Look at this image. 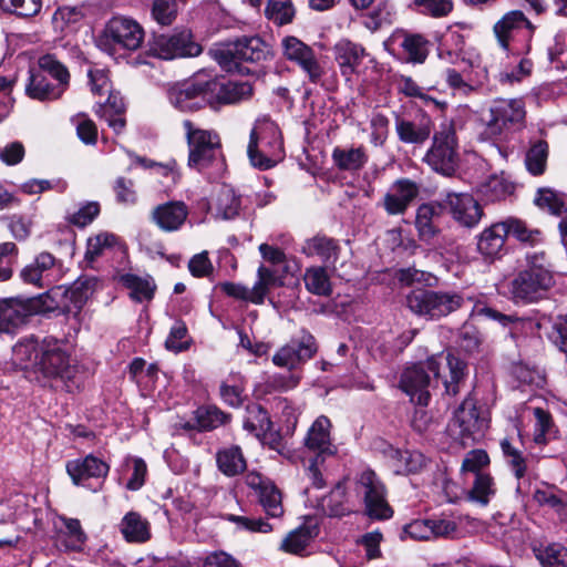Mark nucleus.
Segmentation results:
<instances>
[{
  "mask_svg": "<svg viewBox=\"0 0 567 567\" xmlns=\"http://www.w3.org/2000/svg\"><path fill=\"white\" fill-rule=\"evenodd\" d=\"M4 220L11 236L18 241H24L30 237L33 227V219L31 217L13 214L4 217Z\"/></svg>",
  "mask_w": 567,
  "mask_h": 567,
  "instance_id": "nucleus-58",
  "label": "nucleus"
},
{
  "mask_svg": "<svg viewBox=\"0 0 567 567\" xmlns=\"http://www.w3.org/2000/svg\"><path fill=\"white\" fill-rule=\"evenodd\" d=\"M271 56L272 47L258 35L243 37L215 52V60L226 72L237 70L240 62L259 63Z\"/></svg>",
  "mask_w": 567,
  "mask_h": 567,
  "instance_id": "nucleus-7",
  "label": "nucleus"
},
{
  "mask_svg": "<svg viewBox=\"0 0 567 567\" xmlns=\"http://www.w3.org/2000/svg\"><path fill=\"white\" fill-rule=\"evenodd\" d=\"M215 103L237 104L249 100L254 94L252 85L247 81H225L215 87Z\"/></svg>",
  "mask_w": 567,
  "mask_h": 567,
  "instance_id": "nucleus-31",
  "label": "nucleus"
},
{
  "mask_svg": "<svg viewBox=\"0 0 567 567\" xmlns=\"http://www.w3.org/2000/svg\"><path fill=\"white\" fill-rule=\"evenodd\" d=\"M312 538L313 534L309 527H299L288 534L282 540L280 549L289 554L299 555L307 548Z\"/></svg>",
  "mask_w": 567,
  "mask_h": 567,
  "instance_id": "nucleus-51",
  "label": "nucleus"
},
{
  "mask_svg": "<svg viewBox=\"0 0 567 567\" xmlns=\"http://www.w3.org/2000/svg\"><path fill=\"white\" fill-rule=\"evenodd\" d=\"M41 351L42 342L34 338L21 339L12 348V363L21 370H31L35 373Z\"/></svg>",
  "mask_w": 567,
  "mask_h": 567,
  "instance_id": "nucleus-28",
  "label": "nucleus"
},
{
  "mask_svg": "<svg viewBox=\"0 0 567 567\" xmlns=\"http://www.w3.org/2000/svg\"><path fill=\"white\" fill-rule=\"evenodd\" d=\"M400 45L412 63H423L429 54V41L421 34L404 33Z\"/></svg>",
  "mask_w": 567,
  "mask_h": 567,
  "instance_id": "nucleus-47",
  "label": "nucleus"
},
{
  "mask_svg": "<svg viewBox=\"0 0 567 567\" xmlns=\"http://www.w3.org/2000/svg\"><path fill=\"white\" fill-rule=\"evenodd\" d=\"M118 243V238L109 231H102L91 236L86 243L85 259L89 261L95 260L106 249L113 248Z\"/></svg>",
  "mask_w": 567,
  "mask_h": 567,
  "instance_id": "nucleus-50",
  "label": "nucleus"
},
{
  "mask_svg": "<svg viewBox=\"0 0 567 567\" xmlns=\"http://www.w3.org/2000/svg\"><path fill=\"white\" fill-rule=\"evenodd\" d=\"M176 0H153L152 17L162 25H171L177 17Z\"/></svg>",
  "mask_w": 567,
  "mask_h": 567,
  "instance_id": "nucleus-59",
  "label": "nucleus"
},
{
  "mask_svg": "<svg viewBox=\"0 0 567 567\" xmlns=\"http://www.w3.org/2000/svg\"><path fill=\"white\" fill-rule=\"evenodd\" d=\"M497 486L494 477L488 473H477L471 488L466 493L470 502L486 506L495 497Z\"/></svg>",
  "mask_w": 567,
  "mask_h": 567,
  "instance_id": "nucleus-36",
  "label": "nucleus"
},
{
  "mask_svg": "<svg viewBox=\"0 0 567 567\" xmlns=\"http://www.w3.org/2000/svg\"><path fill=\"white\" fill-rule=\"evenodd\" d=\"M301 380L300 374L292 371L288 373H274L269 375L265 382L267 392L289 391L295 389Z\"/></svg>",
  "mask_w": 567,
  "mask_h": 567,
  "instance_id": "nucleus-61",
  "label": "nucleus"
},
{
  "mask_svg": "<svg viewBox=\"0 0 567 567\" xmlns=\"http://www.w3.org/2000/svg\"><path fill=\"white\" fill-rule=\"evenodd\" d=\"M535 204L549 212L553 215L561 216L559 223V230L561 236V243L567 246V202L566 197L551 189L545 188L537 192V196L534 199Z\"/></svg>",
  "mask_w": 567,
  "mask_h": 567,
  "instance_id": "nucleus-25",
  "label": "nucleus"
},
{
  "mask_svg": "<svg viewBox=\"0 0 567 567\" xmlns=\"http://www.w3.org/2000/svg\"><path fill=\"white\" fill-rule=\"evenodd\" d=\"M55 258L50 252H40L35 259L27 265L20 272L25 284L43 288L52 282L51 272L55 266Z\"/></svg>",
  "mask_w": 567,
  "mask_h": 567,
  "instance_id": "nucleus-24",
  "label": "nucleus"
},
{
  "mask_svg": "<svg viewBox=\"0 0 567 567\" xmlns=\"http://www.w3.org/2000/svg\"><path fill=\"white\" fill-rule=\"evenodd\" d=\"M259 502L268 516L277 518L284 514L281 493L274 483H266L259 493Z\"/></svg>",
  "mask_w": 567,
  "mask_h": 567,
  "instance_id": "nucleus-55",
  "label": "nucleus"
},
{
  "mask_svg": "<svg viewBox=\"0 0 567 567\" xmlns=\"http://www.w3.org/2000/svg\"><path fill=\"white\" fill-rule=\"evenodd\" d=\"M19 249L12 241L0 244V281L9 280L12 277V265L17 259Z\"/></svg>",
  "mask_w": 567,
  "mask_h": 567,
  "instance_id": "nucleus-64",
  "label": "nucleus"
},
{
  "mask_svg": "<svg viewBox=\"0 0 567 567\" xmlns=\"http://www.w3.org/2000/svg\"><path fill=\"white\" fill-rule=\"evenodd\" d=\"M188 216V208L184 202H167L158 205L152 213L153 221L163 231H176L185 223Z\"/></svg>",
  "mask_w": 567,
  "mask_h": 567,
  "instance_id": "nucleus-23",
  "label": "nucleus"
},
{
  "mask_svg": "<svg viewBox=\"0 0 567 567\" xmlns=\"http://www.w3.org/2000/svg\"><path fill=\"white\" fill-rule=\"evenodd\" d=\"M420 193L417 183L409 178L395 181L383 197V208L389 215H403Z\"/></svg>",
  "mask_w": 567,
  "mask_h": 567,
  "instance_id": "nucleus-18",
  "label": "nucleus"
},
{
  "mask_svg": "<svg viewBox=\"0 0 567 567\" xmlns=\"http://www.w3.org/2000/svg\"><path fill=\"white\" fill-rule=\"evenodd\" d=\"M533 30V24L519 10L507 12L494 25V33L497 42L505 50L509 49L511 43L515 41V38L518 34H522L525 40H529L532 38Z\"/></svg>",
  "mask_w": 567,
  "mask_h": 567,
  "instance_id": "nucleus-17",
  "label": "nucleus"
},
{
  "mask_svg": "<svg viewBox=\"0 0 567 567\" xmlns=\"http://www.w3.org/2000/svg\"><path fill=\"white\" fill-rule=\"evenodd\" d=\"M446 360L450 367L451 382L444 381L447 394L456 395L458 392V382L463 378L464 363L447 354L446 357H431L424 363L414 364L406 368L400 379V388L405 392L412 402L420 406H426L430 400V389L440 377L441 361Z\"/></svg>",
  "mask_w": 567,
  "mask_h": 567,
  "instance_id": "nucleus-1",
  "label": "nucleus"
},
{
  "mask_svg": "<svg viewBox=\"0 0 567 567\" xmlns=\"http://www.w3.org/2000/svg\"><path fill=\"white\" fill-rule=\"evenodd\" d=\"M60 519L65 527L66 547L72 550H80L86 540L80 520L65 516H61Z\"/></svg>",
  "mask_w": 567,
  "mask_h": 567,
  "instance_id": "nucleus-60",
  "label": "nucleus"
},
{
  "mask_svg": "<svg viewBox=\"0 0 567 567\" xmlns=\"http://www.w3.org/2000/svg\"><path fill=\"white\" fill-rule=\"evenodd\" d=\"M501 449L507 465L517 480L523 478L527 472L528 456L515 446L508 439L501 441Z\"/></svg>",
  "mask_w": 567,
  "mask_h": 567,
  "instance_id": "nucleus-44",
  "label": "nucleus"
},
{
  "mask_svg": "<svg viewBox=\"0 0 567 567\" xmlns=\"http://www.w3.org/2000/svg\"><path fill=\"white\" fill-rule=\"evenodd\" d=\"M354 491L370 518L388 519L392 516L393 511L385 498V486L373 471L365 470L358 475Z\"/></svg>",
  "mask_w": 567,
  "mask_h": 567,
  "instance_id": "nucleus-9",
  "label": "nucleus"
},
{
  "mask_svg": "<svg viewBox=\"0 0 567 567\" xmlns=\"http://www.w3.org/2000/svg\"><path fill=\"white\" fill-rule=\"evenodd\" d=\"M505 226V234L513 236L522 243L535 244L540 240L542 233L538 229H533L527 224L516 217H508L503 220Z\"/></svg>",
  "mask_w": 567,
  "mask_h": 567,
  "instance_id": "nucleus-48",
  "label": "nucleus"
},
{
  "mask_svg": "<svg viewBox=\"0 0 567 567\" xmlns=\"http://www.w3.org/2000/svg\"><path fill=\"white\" fill-rule=\"evenodd\" d=\"M124 282L130 289L131 298L135 301L142 302L153 298L155 285L151 280L127 275L124 277Z\"/></svg>",
  "mask_w": 567,
  "mask_h": 567,
  "instance_id": "nucleus-57",
  "label": "nucleus"
},
{
  "mask_svg": "<svg viewBox=\"0 0 567 567\" xmlns=\"http://www.w3.org/2000/svg\"><path fill=\"white\" fill-rule=\"evenodd\" d=\"M120 532L128 543H145L151 538V526L146 518L137 512H128L118 525Z\"/></svg>",
  "mask_w": 567,
  "mask_h": 567,
  "instance_id": "nucleus-30",
  "label": "nucleus"
},
{
  "mask_svg": "<svg viewBox=\"0 0 567 567\" xmlns=\"http://www.w3.org/2000/svg\"><path fill=\"white\" fill-rule=\"evenodd\" d=\"M534 499L540 506H548L556 511H560L567 503L560 491L548 485L537 488L534 493Z\"/></svg>",
  "mask_w": 567,
  "mask_h": 567,
  "instance_id": "nucleus-63",
  "label": "nucleus"
},
{
  "mask_svg": "<svg viewBox=\"0 0 567 567\" xmlns=\"http://www.w3.org/2000/svg\"><path fill=\"white\" fill-rule=\"evenodd\" d=\"M282 55L289 62L298 65L311 83H318L324 75L316 52L311 47L293 35H286L281 40Z\"/></svg>",
  "mask_w": 567,
  "mask_h": 567,
  "instance_id": "nucleus-14",
  "label": "nucleus"
},
{
  "mask_svg": "<svg viewBox=\"0 0 567 567\" xmlns=\"http://www.w3.org/2000/svg\"><path fill=\"white\" fill-rule=\"evenodd\" d=\"M244 379L238 373L229 374L220 384V398L231 408H238L244 401Z\"/></svg>",
  "mask_w": 567,
  "mask_h": 567,
  "instance_id": "nucleus-43",
  "label": "nucleus"
},
{
  "mask_svg": "<svg viewBox=\"0 0 567 567\" xmlns=\"http://www.w3.org/2000/svg\"><path fill=\"white\" fill-rule=\"evenodd\" d=\"M262 141V137L258 133L256 128L250 132L249 144L247 147V155L251 166L255 168L266 171L275 166L276 161L270 156L265 155L261 151H259V143Z\"/></svg>",
  "mask_w": 567,
  "mask_h": 567,
  "instance_id": "nucleus-54",
  "label": "nucleus"
},
{
  "mask_svg": "<svg viewBox=\"0 0 567 567\" xmlns=\"http://www.w3.org/2000/svg\"><path fill=\"white\" fill-rule=\"evenodd\" d=\"M184 127L189 145V166L202 168L208 165L213 157L212 134L204 130H193L189 121L184 122Z\"/></svg>",
  "mask_w": 567,
  "mask_h": 567,
  "instance_id": "nucleus-21",
  "label": "nucleus"
},
{
  "mask_svg": "<svg viewBox=\"0 0 567 567\" xmlns=\"http://www.w3.org/2000/svg\"><path fill=\"white\" fill-rule=\"evenodd\" d=\"M457 141L452 124L442 125L433 136L432 147L426 152L424 161L435 172L451 175L457 166Z\"/></svg>",
  "mask_w": 567,
  "mask_h": 567,
  "instance_id": "nucleus-10",
  "label": "nucleus"
},
{
  "mask_svg": "<svg viewBox=\"0 0 567 567\" xmlns=\"http://www.w3.org/2000/svg\"><path fill=\"white\" fill-rule=\"evenodd\" d=\"M330 429V420L321 415L316 419L305 437V446L321 462L337 452V447L331 442Z\"/></svg>",
  "mask_w": 567,
  "mask_h": 567,
  "instance_id": "nucleus-19",
  "label": "nucleus"
},
{
  "mask_svg": "<svg viewBox=\"0 0 567 567\" xmlns=\"http://www.w3.org/2000/svg\"><path fill=\"white\" fill-rule=\"evenodd\" d=\"M265 13L274 23L284 25L292 21L295 9L290 0H268Z\"/></svg>",
  "mask_w": 567,
  "mask_h": 567,
  "instance_id": "nucleus-56",
  "label": "nucleus"
},
{
  "mask_svg": "<svg viewBox=\"0 0 567 567\" xmlns=\"http://www.w3.org/2000/svg\"><path fill=\"white\" fill-rule=\"evenodd\" d=\"M457 524L452 519H414L404 525L401 539L431 540L437 537H452Z\"/></svg>",
  "mask_w": 567,
  "mask_h": 567,
  "instance_id": "nucleus-16",
  "label": "nucleus"
},
{
  "mask_svg": "<svg viewBox=\"0 0 567 567\" xmlns=\"http://www.w3.org/2000/svg\"><path fill=\"white\" fill-rule=\"evenodd\" d=\"M241 209V198L234 187L223 184L218 192L217 216L227 220L238 216Z\"/></svg>",
  "mask_w": 567,
  "mask_h": 567,
  "instance_id": "nucleus-42",
  "label": "nucleus"
},
{
  "mask_svg": "<svg viewBox=\"0 0 567 567\" xmlns=\"http://www.w3.org/2000/svg\"><path fill=\"white\" fill-rule=\"evenodd\" d=\"M28 316L24 305L16 299L0 300V333L22 324Z\"/></svg>",
  "mask_w": 567,
  "mask_h": 567,
  "instance_id": "nucleus-37",
  "label": "nucleus"
},
{
  "mask_svg": "<svg viewBox=\"0 0 567 567\" xmlns=\"http://www.w3.org/2000/svg\"><path fill=\"white\" fill-rule=\"evenodd\" d=\"M317 352L315 337L302 330L280 347L272 355V363L289 372L299 370Z\"/></svg>",
  "mask_w": 567,
  "mask_h": 567,
  "instance_id": "nucleus-12",
  "label": "nucleus"
},
{
  "mask_svg": "<svg viewBox=\"0 0 567 567\" xmlns=\"http://www.w3.org/2000/svg\"><path fill=\"white\" fill-rule=\"evenodd\" d=\"M303 282L306 289L320 297H328L332 293L330 277L324 267L312 266L305 270Z\"/></svg>",
  "mask_w": 567,
  "mask_h": 567,
  "instance_id": "nucleus-40",
  "label": "nucleus"
},
{
  "mask_svg": "<svg viewBox=\"0 0 567 567\" xmlns=\"http://www.w3.org/2000/svg\"><path fill=\"white\" fill-rule=\"evenodd\" d=\"M447 203L454 219L465 227H474L483 216L482 207L468 194H449Z\"/></svg>",
  "mask_w": 567,
  "mask_h": 567,
  "instance_id": "nucleus-22",
  "label": "nucleus"
},
{
  "mask_svg": "<svg viewBox=\"0 0 567 567\" xmlns=\"http://www.w3.org/2000/svg\"><path fill=\"white\" fill-rule=\"evenodd\" d=\"M34 374L42 381L62 383L69 392L79 386L76 382L78 367L56 340L42 341L40 361Z\"/></svg>",
  "mask_w": 567,
  "mask_h": 567,
  "instance_id": "nucleus-3",
  "label": "nucleus"
},
{
  "mask_svg": "<svg viewBox=\"0 0 567 567\" xmlns=\"http://www.w3.org/2000/svg\"><path fill=\"white\" fill-rule=\"evenodd\" d=\"M302 252L309 257L318 256L327 266H334L339 246L334 239L318 235L305 241Z\"/></svg>",
  "mask_w": 567,
  "mask_h": 567,
  "instance_id": "nucleus-34",
  "label": "nucleus"
},
{
  "mask_svg": "<svg viewBox=\"0 0 567 567\" xmlns=\"http://www.w3.org/2000/svg\"><path fill=\"white\" fill-rule=\"evenodd\" d=\"M525 117V103L522 99H496L489 106L485 131L491 136L504 135L520 130Z\"/></svg>",
  "mask_w": 567,
  "mask_h": 567,
  "instance_id": "nucleus-8",
  "label": "nucleus"
},
{
  "mask_svg": "<svg viewBox=\"0 0 567 567\" xmlns=\"http://www.w3.org/2000/svg\"><path fill=\"white\" fill-rule=\"evenodd\" d=\"M333 53L341 74L350 79L364 58L365 50L360 44L342 39L336 43Z\"/></svg>",
  "mask_w": 567,
  "mask_h": 567,
  "instance_id": "nucleus-26",
  "label": "nucleus"
},
{
  "mask_svg": "<svg viewBox=\"0 0 567 567\" xmlns=\"http://www.w3.org/2000/svg\"><path fill=\"white\" fill-rule=\"evenodd\" d=\"M554 285L551 270H520L508 284L511 298L516 303H530L540 299Z\"/></svg>",
  "mask_w": 567,
  "mask_h": 567,
  "instance_id": "nucleus-11",
  "label": "nucleus"
},
{
  "mask_svg": "<svg viewBox=\"0 0 567 567\" xmlns=\"http://www.w3.org/2000/svg\"><path fill=\"white\" fill-rule=\"evenodd\" d=\"M413 9L423 14L432 18L447 17L454 8L453 0H413Z\"/></svg>",
  "mask_w": 567,
  "mask_h": 567,
  "instance_id": "nucleus-53",
  "label": "nucleus"
},
{
  "mask_svg": "<svg viewBox=\"0 0 567 567\" xmlns=\"http://www.w3.org/2000/svg\"><path fill=\"white\" fill-rule=\"evenodd\" d=\"M334 166L340 171L358 172L369 161V155L363 146L334 147L331 154Z\"/></svg>",
  "mask_w": 567,
  "mask_h": 567,
  "instance_id": "nucleus-32",
  "label": "nucleus"
},
{
  "mask_svg": "<svg viewBox=\"0 0 567 567\" xmlns=\"http://www.w3.org/2000/svg\"><path fill=\"white\" fill-rule=\"evenodd\" d=\"M93 279H79L68 288H56L54 293L58 295L61 292L62 300L60 306L63 309L68 311H72L73 309L79 310L89 299L93 291Z\"/></svg>",
  "mask_w": 567,
  "mask_h": 567,
  "instance_id": "nucleus-29",
  "label": "nucleus"
},
{
  "mask_svg": "<svg viewBox=\"0 0 567 567\" xmlns=\"http://www.w3.org/2000/svg\"><path fill=\"white\" fill-rule=\"evenodd\" d=\"M464 297L454 291H434L417 289L406 298L409 309L427 319H440L464 305Z\"/></svg>",
  "mask_w": 567,
  "mask_h": 567,
  "instance_id": "nucleus-6",
  "label": "nucleus"
},
{
  "mask_svg": "<svg viewBox=\"0 0 567 567\" xmlns=\"http://www.w3.org/2000/svg\"><path fill=\"white\" fill-rule=\"evenodd\" d=\"M3 10L20 17H33L42 7V0H0Z\"/></svg>",
  "mask_w": 567,
  "mask_h": 567,
  "instance_id": "nucleus-62",
  "label": "nucleus"
},
{
  "mask_svg": "<svg viewBox=\"0 0 567 567\" xmlns=\"http://www.w3.org/2000/svg\"><path fill=\"white\" fill-rule=\"evenodd\" d=\"M534 553L543 567H567V548L560 544L535 547Z\"/></svg>",
  "mask_w": 567,
  "mask_h": 567,
  "instance_id": "nucleus-45",
  "label": "nucleus"
},
{
  "mask_svg": "<svg viewBox=\"0 0 567 567\" xmlns=\"http://www.w3.org/2000/svg\"><path fill=\"white\" fill-rule=\"evenodd\" d=\"M346 498V488L338 484L328 496L322 499V507L329 516L341 517L351 512Z\"/></svg>",
  "mask_w": 567,
  "mask_h": 567,
  "instance_id": "nucleus-49",
  "label": "nucleus"
},
{
  "mask_svg": "<svg viewBox=\"0 0 567 567\" xmlns=\"http://www.w3.org/2000/svg\"><path fill=\"white\" fill-rule=\"evenodd\" d=\"M216 463L226 476H236L246 468V460L239 446L220 450L216 456Z\"/></svg>",
  "mask_w": 567,
  "mask_h": 567,
  "instance_id": "nucleus-41",
  "label": "nucleus"
},
{
  "mask_svg": "<svg viewBox=\"0 0 567 567\" xmlns=\"http://www.w3.org/2000/svg\"><path fill=\"white\" fill-rule=\"evenodd\" d=\"M154 54L163 60L176 58L197 56L202 53V45L193 40L188 30H182L171 35H159L155 39Z\"/></svg>",
  "mask_w": 567,
  "mask_h": 567,
  "instance_id": "nucleus-15",
  "label": "nucleus"
},
{
  "mask_svg": "<svg viewBox=\"0 0 567 567\" xmlns=\"http://www.w3.org/2000/svg\"><path fill=\"white\" fill-rule=\"evenodd\" d=\"M431 131L430 120H422L419 123L404 120L396 122L398 136L404 143L421 144L429 138Z\"/></svg>",
  "mask_w": 567,
  "mask_h": 567,
  "instance_id": "nucleus-39",
  "label": "nucleus"
},
{
  "mask_svg": "<svg viewBox=\"0 0 567 567\" xmlns=\"http://www.w3.org/2000/svg\"><path fill=\"white\" fill-rule=\"evenodd\" d=\"M213 83L209 72H197L182 89L169 94L171 103L182 112H193L204 107L209 101L207 94Z\"/></svg>",
  "mask_w": 567,
  "mask_h": 567,
  "instance_id": "nucleus-13",
  "label": "nucleus"
},
{
  "mask_svg": "<svg viewBox=\"0 0 567 567\" xmlns=\"http://www.w3.org/2000/svg\"><path fill=\"white\" fill-rule=\"evenodd\" d=\"M281 281L276 276L275 271L264 265L259 266L257 270V280L251 287L252 303L260 305L264 302L266 295L272 287L280 286Z\"/></svg>",
  "mask_w": 567,
  "mask_h": 567,
  "instance_id": "nucleus-46",
  "label": "nucleus"
},
{
  "mask_svg": "<svg viewBox=\"0 0 567 567\" xmlns=\"http://www.w3.org/2000/svg\"><path fill=\"white\" fill-rule=\"evenodd\" d=\"M548 145L545 141H538L528 150L525 164L528 172L535 176L542 175L546 168Z\"/></svg>",
  "mask_w": 567,
  "mask_h": 567,
  "instance_id": "nucleus-52",
  "label": "nucleus"
},
{
  "mask_svg": "<svg viewBox=\"0 0 567 567\" xmlns=\"http://www.w3.org/2000/svg\"><path fill=\"white\" fill-rule=\"evenodd\" d=\"M144 40V30L134 19L117 16L113 17L105 25L99 38V47L110 55H116L120 51L137 50Z\"/></svg>",
  "mask_w": 567,
  "mask_h": 567,
  "instance_id": "nucleus-5",
  "label": "nucleus"
},
{
  "mask_svg": "<svg viewBox=\"0 0 567 567\" xmlns=\"http://www.w3.org/2000/svg\"><path fill=\"white\" fill-rule=\"evenodd\" d=\"M505 239L506 234L503 220L494 223L480 234L477 249L486 257H495L503 250Z\"/></svg>",
  "mask_w": 567,
  "mask_h": 567,
  "instance_id": "nucleus-35",
  "label": "nucleus"
},
{
  "mask_svg": "<svg viewBox=\"0 0 567 567\" xmlns=\"http://www.w3.org/2000/svg\"><path fill=\"white\" fill-rule=\"evenodd\" d=\"M478 192L484 199L488 202H498L513 194L514 184L504 175V173L494 174L480 185Z\"/></svg>",
  "mask_w": 567,
  "mask_h": 567,
  "instance_id": "nucleus-38",
  "label": "nucleus"
},
{
  "mask_svg": "<svg viewBox=\"0 0 567 567\" xmlns=\"http://www.w3.org/2000/svg\"><path fill=\"white\" fill-rule=\"evenodd\" d=\"M488 422L487 412L476 406L472 398H466L454 412L446 431L452 440L467 446L484 436Z\"/></svg>",
  "mask_w": 567,
  "mask_h": 567,
  "instance_id": "nucleus-4",
  "label": "nucleus"
},
{
  "mask_svg": "<svg viewBox=\"0 0 567 567\" xmlns=\"http://www.w3.org/2000/svg\"><path fill=\"white\" fill-rule=\"evenodd\" d=\"M70 73L53 55L47 54L39 59L38 68L30 70L25 93L39 101L55 100L66 90Z\"/></svg>",
  "mask_w": 567,
  "mask_h": 567,
  "instance_id": "nucleus-2",
  "label": "nucleus"
},
{
  "mask_svg": "<svg viewBox=\"0 0 567 567\" xmlns=\"http://www.w3.org/2000/svg\"><path fill=\"white\" fill-rule=\"evenodd\" d=\"M109 471L110 466L92 454L66 463V472L72 482L81 486H89L87 481L90 478L104 480Z\"/></svg>",
  "mask_w": 567,
  "mask_h": 567,
  "instance_id": "nucleus-20",
  "label": "nucleus"
},
{
  "mask_svg": "<svg viewBox=\"0 0 567 567\" xmlns=\"http://www.w3.org/2000/svg\"><path fill=\"white\" fill-rule=\"evenodd\" d=\"M442 213L443 207L437 203H426L419 206L415 227L421 240L429 243L439 234V220Z\"/></svg>",
  "mask_w": 567,
  "mask_h": 567,
  "instance_id": "nucleus-27",
  "label": "nucleus"
},
{
  "mask_svg": "<svg viewBox=\"0 0 567 567\" xmlns=\"http://www.w3.org/2000/svg\"><path fill=\"white\" fill-rule=\"evenodd\" d=\"M243 425L247 432L266 443L272 423L268 412L260 404L251 403L246 408Z\"/></svg>",
  "mask_w": 567,
  "mask_h": 567,
  "instance_id": "nucleus-33",
  "label": "nucleus"
}]
</instances>
